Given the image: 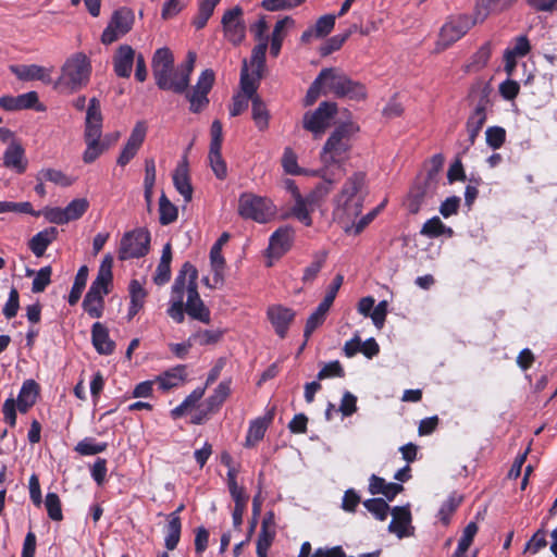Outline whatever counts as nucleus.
<instances>
[{"mask_svg":"<svg viewBox=\"0 0 557 557\" xmlns=\"http://www.w3.org/2000/svg\"><path fill=\"white\" fill-rule=\"evenodd\" d=\"M366 175L356 172L348 177L334 198L333 216L346 233L351 232L349 223L360 215L366 197Z\"/></svg>","mask_w":557,"mask_h":557,"instance_id":"nucleus-1","label":"nucleus"},{"mask_svg":"<svg viewBox=\"0 0 557 557\" xmlns=\"http://www.w3.org/2000/svg\"><path fill=\"white\" fill-rule=\"evenodd\" d=\"M359 132V126L349 121L339 124L329 136L321 151L323 168L330 170L337 165L342 171V164L348 159L352 147V137Z\"/></svg>","mask_w":557,"mask_h":557,"instance_id":"nucleus-2","label":"nucleus"},{"mask_svg":"<svg viewBox=\"0 0 557 557\" xmlns=\"http://www.w3.org/2000/svg\"><path fill=\"white\" fill-rule=\"evenodd\" d=\"M198 271L189 262H185L173 284V293L187 294L185 310L189 317L203 323L210 322V311L201 300L197 289Z\"/></svg>","mask_w":557,"mask_h":557,"instance_id":"nucleus-3","label":"nucleus"},{"mask_svg":"<svg viewBox=\"0 0 557 557\" xmlns=\"http://www.w3.org/2000/svg\"><path fill=\"white\" fill-rule=\"evenodd\" d=\"M319 175L323 178L307 196H302L298 188H294V206L292 214L306 226L312 224L311 213L323 202L332 190L335 178L329 169L322 168Z\"/></svg>","mask_w":557,"mask_h":557,"instance_id":"nucleus-4","label":"nucleus"},{"mask_svg":"<svg viewBox=\"0 0 557 557\" xmlns=\"http://www.w3.org/2000/svg\"><path fill=\"white\" fill-rule=\"evenodd\" d=\"M91 76V63L83 52L69 57L61 66L55 87L67 94H74L86 87Z\"/></svg>","mask_w":557,"mask_h":557,"instance_id":"nucleus-5","label":"nucleus"},{"mask_svg":"<svg viewBox=\"0 0 557 557\" xmlns=\"http://www.w3.org/2000/svg\"><path fill=\"white\" fill-rule=\"evenodd\" d=\"M112 265L113 257L106 255L99 265L97 277L83 300V308L91 318H100L102 314L103 297L110 293L113 280Z\"/></svg>","mask_w":557,"mask_h":557,"instance_id":"nucleus-6","label":"nucleus"},{"mask_svg":"<svg viewBox=\"0 0 557 557\" xmlns=\"http://www.w3.org/2000/svg\"><path fill=\"white\" fill-rule=\"evenodd\" d=\"M320 78H323L324 82L323 94L333 92L337 97H347L357 101L367 97L364 86L350 79L338 69H323L320 72Z\"/></svg>","mask_w":557,"mask_h":557,"instance_id":"nucleus-7","label":"nucleus"},{"mask_svg":"<svg viewBox=\"0 0 557 557\" xmlns=\"http://www.w3.org/2000/svg\"><path fill=\"white\" fill-rule=\"evenodd\" d=\"M238 213L244 219L267 223L275 215V206L267 197L244 193L238 199Z\"/></svg>","mask_w":557,"mask_h":557,"instance_id":"nucleus-8","label":"nucleus"},{"mask_svg":"<svg viewBox=\"0 0 557 557\" xmlns=\"http://www.w3.org/2000/svg\"><path fill=\"white\" fill-rule=\"evenodd\" d=\"M151 66L156 84L160 89L181 94L178 78H172L174 57L169 48H160L154 52Z\"/></svg>","mask_w":557,"mask_h":557,"instance_id":"nucleus-9","label":"nucleus"},{"mask_svg":"<svg viewBox=\"0 0 557 557\" xmlns=\"http://www.w3.org/2000/svg\"><path fill=\"white\" fill-rule=\"evenodd\" d=\"M38 396V384L34 380L23 383L17 399L8 398L2 407L3 418L7 423L14 426L16 423V409L26 413L36 403Z\"/></svg>","mask_w":557,"mask_h":557,"instance_id":"nucleus-10","label":"nucleus"},{"mask_svg":"<svg viewBox=\"0 0 557 557\" xmlns=\"http://www.w3.org/2000/svg\"><path fill=\"white\" fill-rule=\"evenodd\" d=\"M337 113V106L334 102H321L317 110L308 111L302 117V126L311 132L314 138H320L330 126L331 120Z\"/></svg>","mask_w":557,"mask_h":557,"instance_id":"nucleus-11","label":"nucleus"},{"mask_svg":"<svg viewBox=\"0 0 557 557\" xmlns=\"http://www.w3.org/2000/svg\"><path fill=\"white\" fill-rule=\"evenodd\" d=\"M478 21L467 15H459L448 20L440 32L437 40V51L448 48L450 45L459 40Z\"/></svg>","mask_w":557,"mask_h":557,"instance_id":"nucleus-12","label":"nucleus"},{"mask_svg":"<svg viewBox=\"0 0 557 557\" xmlns=\"http://www.w3.org/2000/svg\"><path fill=\"white\" fill-rule=\"evenodd\" d=\"M150 235L143 228L124 234L121 239L119 258L126 260L145 256L149 250Z\"/></svg>","mask_w":557,"mask_h":557,"instance_id":"nucleus-13","label":"nucleus"},{"mask_svg":"<svg viewBox=\"0 0 557 557\" xmlns=\"http://www.w3.org/2000/svg\"><path fill=\"white\" fill-rule=\"evenodd\" d=\"M214 83V72L207 69L201 72L197 84L193 87L191 91H185L186 97L190 102V111L198 113L203 110L208 103V94L211 90Z\"/></svg>","mask_w":557,"mask_h":557,"instance_id":"nucleus-14","label":"nucleus"},{"mask_svg":"<svg viewBox=\"0 0 557 557\" xmlns=\"http://www.w3.org/2000/svg\"><path fill=\"white\" fill-rule=\"evenodd\" d=\"M134 22L133 13L127 9H120L115 11L111 17L110 23L103 30L101 41L104 45H110L129 32Z\"/></svg>","mask_w":557,"mask_h":557,"instance_id":"nucleus-15","label":"nucleus"},{"mask_svg":"<svg viewBox=\"0 0 557 557\" xmlns=\"http://www.w3.org/2000/svg\"><path fill=\"white\" fill-rule=\"evenodd\" d=\"M222 26L225 37L234 45L243 41L246 26L243 21V9L238 5L227 10L222 17Z\"/></svg>","mask_w":557,"mask_h":557,"instance_id":"nucleus-16","label":"nucleus"},{"mask_svg":"<svg viewBox=\"0 0 557 557\" xmlns=\"http://www.w3.org/2000/svg\"><path fill=\"white\" fill-rule=\"evenodd\" d=\"M147 134V124L144 121H138L123 147L116 162L121 166H125L138 152Z\"/></svg>","mask_w":557,"mask_h":557,"instance_id":"nucleus-17","label":"nucleus"},{"mask_svg":"<svg viewBox=\"0 0 557 557\" xmlns=\"http://www.w3.org/2000/svg\"><path fill=\"white\" fill-rule=\"evenodd\" d=\"M295 315L296 313L292 308L283 305H272L267 310V317L281 338L286 336Z\"/></svg>","mask_w":557,"mask_h":557,"instance_id":"nucleus-18","label":"nucleus"},{"mask_svg":"<svg viewBox=\"0 0 557 557\" xmlns=\"http://www.w3.org/2000/svg\"><path fill=\"white\" fill-rule=\"evenodd\" d=\"M11 72L21 81H40L45 84L51 82V69L38 64L11 65Z\"/></svg>","mask_w":557,"mask_h":557,"instance_id":"nucleus-19","label":"nucleus"},{"mask_svg":"<svg viewBox=\"0 0 557 557\" xmlns=\"http://www.w3.org/2000/svg\"><path fill=\"white\" fill-rule=\"evenodd\" d=\"M136 59L135 50L128 45H121L113 57L114 73L119 77L128 78Z\"/></svg>","mask_w":557,"mask_h":557,"instance_id":"nucleus-20","label":"nucleus"},{"mask_svg":"<svg viewBox=\"0 0 557 557\" xmlns=\"http://www.w3.org/2000/svg\"><path fill=\"white\" fill-rule=\"evenodd\" d=\"M3 164L5 168L22 174L26 171L27 159L25 150L21 143H11L3 153Z\"/></svg>","mask_w":557,"mask_h":557,"instance_id":"nucleus-21","label":"nucleus"},{"mask_svg":"<svg viewBox=\"0 0 557 557\" xmlns=\"http://www.w3.org/2000/svg\"><path fill=\"white\" fill-rule=\"evenodd\" d=\"M91 342L100 355H111L114 351L115 343L109 336V330L100 322L94 323L91 327Z\"/></svg>","mask_w":557,"mask_h":557,"instance_id":"nucleus-22","label":"nucleus"},{"mask_svg":"<svg viewBox=\"0 0 557 557\" xmlns=\"http://www.w3.org/2000/svg\"><path fill=\"white\" fill-rule=\"evenodd\" d=\"M210 264L213 272L212 283H210V280L208 277H205L203 282L207 286L211 288H218L223 285L225 268V259L222 256V250H219L218 247L211 248Z\"/></svg>","mask_w":557,"mask_h":557,"instance_id":"nucleus-23","label":"nucleus"},{"mask_svg":"<svg viewBox=\"0 0 557 557\" xmlns=\"http://www.w3.org/2000/svg\"><path fill=\"white\" fill-rule=\"evenodd\" d=\"M84 134L102 135V114L100 102L97 98L89 100Z\"/></svg>","mask_w":557,"mask_h":557,"instance_id":"nucleus-24","label":"nucleus"},{"mask_svg":"<svg viewBox=\"0 0 557 557\" xmlns=\"http://www.w3.org/2000/svg\"><path fill=\"white\" fill-rule=\"evenodd\" d=\"M186 366H176L156 377V382L162 391H169L177 387L186 380Z\"/></svg>","mask_w":557,"mask_h":557,"instance_id":"nucleus-25","label":"nucleus"},{"mask_svg":"<svg viewBox=\"0 0 557 557\" xmlns=\"http://www.w3.org/2000/svg\"><path fill=\"white\" fill-rule=\"evenodd\" d=\"M293 231L289 227H281L275 231L271 238L269 250L272 256L280 257L290 247Z\"/></svg>","mask_w":557,"mask_h":557,"instance_id":"nucleus-26","label":"nucleus"},{"mask_svg":"<svg viewBox=\"0 0 557 557\" xmlns=\"http://www.w3.org/2000/svg\"><path fill=\"white\" fill-rule=\"evenodd\" d=\"M173 184L175 189L183 196L185 202H189L193 199V186L186 163H182L175 169Z\"/></svg>","mask_w":557,"mask_h":557,"instance_id":"nucleus-27","label":"nucleus"},{"mask_svg":"<svg viewBox=\"0 0 557 557\" xmlns=\"http://www.w3.org/2000/svg\"><path fill=\"white\" fill-rule=\"evenodd\" d=\"M393 519L388 525L392 533L397 534L398 537L408 535L407 529L411 521V515L407 507H395L392 510Z\"/></svg>","mask_w":557,"mask_h":557,"instance_id":"nucleus-28","label":"nucleus"},{"mask_svg":"<svg viewBox=\"0 0 557 557\" xmlns=\"http://www.w3.org/2000/svg\"><path fill=\"white\" fill-rule=\"evenodd\" d=\"M294 26H295V21L289 16H286L276 22L273 33H272V36H271V47H270V53L273 57L278 55L281 48H282L283 40L286 36L287 29L293 28Z\"/></svg>","mask_w":557,"mask_h":557,"instance_id":"nucleus-29","label":"nucleus"},{"mask_svg":"<svg viewBox=\"0 0 557 557\" xmlns=\"http://www.w3.org/2000/svg\"><path fill=\"white\" fill-rule=\"evenodd\" d=\"M58 230L48 227L37 233L29 242V248L36 257H41L46 252L48 246L57 239Z\"/></svg>","mask_w":557,"mask_h":557,"instance_id":"nucleus-30","label":"nucleus"},{"mask_svg":"<svg viewBox=\"0 0 557 557\" xmlns=\"http://www.w3.org/2000/svg\"><path fill=\"white\" fill-rule=\"evenodd\" d=\"M369 491L371 494H382L392 500L398 493L403 491V485L398 483L386 482L384 479L372 474L370 478Z\"/></svg>","mask_w":557,"mask_h":557,"instance_id":"nucleus-31","label":"nucleus"},{"mask_svg":"<svg viewBox=\"0 0 557 557\" xmlns=\"http://www.w3.org/2000/svg\"><path fill=\"white\" fill-rule=\"evenodd\" d=\"M101 135L84 134L86 149L83 153L85 163H92L107 149V146L100 141Z\"/></svg>","mask_w":557,"mask_h":557,"instance_id":"nucleus-32","label":"nucleus"},{"mask_svg":"<svg viewBox=\"0 0 557 557\" xmlns=\"http://www.w3.org/2000/svg\"><path fill=\"white\" fill-rule=\"evenodd\" d=\"M171 260H172V250L171 245L166 244L163 247L162 256L160 262L157 267L156 274L153 281L157 285L165 284L171 277Z\"/></svg>","mask_w":557,"mask_h":557,"instance_id":"nucleus-33","label":"nucleus"},{"mask_svg":"<svg viewBox=\"0 0 557 557\" xmlns=\"http://www.w3.org/2000/svg\"><path fill=\"white\" fill-rule=\"evenodd\" d=\"M146 296L147 293L143 285L137 280H133L129 283L131 306L128 309V319H133L144 307Z\"/></svg>","mask_w":557,"mask_h":557,"instance_id":"nucleus-34","label":"nucleus"},{"mask_svg":"<svg viewBox=\"0 0 557 557\" xmlns=\"http://www.w3.org/2000/svg\"><path fill=\"white\" fill-rule=\"evenodd\" d=\"M181 518L177 512H172L168 516L166 536L164 540L165 547L169 550L176 548L181 537Z\"/></svg>","mask_w":557,"mask_h":557,"instance_id":"nucleus-35","label":"nucleus"},{"mask_svg":"<svg viewBox=\"0 0 557 557\" xmlns=\"http://www.w3.org/2000/svg\"><path fill=\"white\" fill-rule=\"evenodd\" d=\"M486 121L485 106L483 103L478 104L474 112L470 115L467 122V131L469 134V140L472 145L479 135L481 128Z\"/></svg>","mask_w":557,"mask_h":557,"instance_id":"nucleus-36","label":"nucleus"},{"mask_svg":"<svg viewBox=\"0 0 557 557\" xmlns=\"http://www.w3.org/2000/svg\"><path fill=\"white\" fill-rule=\"evenodd\" d=\"M252 104V120L257 126V128L261 132L268 129L270 112L267 109L265 103L262 101L260 97H253L251 99Z\"/></svg>","mask_w":557,"mask_h":557,"instance_id":"nucleus-37","label":"nucleus"},{"mask_svg":"<svg viewBox=\"0 0 557 557\" xmlns=\"http://www.w3.org/2000/svg\"><path fill=\"white\" fill-rule=\"evenodd\" d=\"M272 416L269 419H257L250 423L245 445L247 447L255 446L259 441H261L267 431L268 424L271 421Z\"/></svg>","mask_w":557,"mask_h":557,"instance_id":"nucleus-38","label":"nucleus"},{"mask_svg":"<svg viewBox=\"0 0 557 557\" xmlns=\"http://www.w3.org/2000/svg\"><path fill=\"white\" fill-rule=\"evenodd\" d=\"M255 74L252 73V75L249 74V70H248V63L246 60H244L243 62V67H242V72H240V88H242V92L240 94H244V95H247L249 97H251V99L253 97H259L256 91H257V82H258V77L253 76Z\"/></svg>","mask_w":557,"mask_h":557,"instance_id":"nucleus-39","label":"nucleus"},{"mask_svg":"<svg viewBox=\"0 0 557 557\" xmlns=\"http://www.w3.org/2000/svg\"><path fill=\"white\" fill-rule=\"evenodd\" d=\"M159 221L162 225L173 223L178 215L176 206H174L164 194H162L159 199Z\"/></svg>","mask_w":557,"mask_h":557,"instance_id":"nucleus-40","label":"nucleus"},{"mask_svg":"<svg viewBox=\"0 0 557 557\" xmlns=\"http://www.w3.org/2000/svg\"><path fill=\"white\" fill-rule=\"evenodd\" d=\"M37 180H45L62 187L71 186L74 183V180L72 177L67 176L62 171L55 169L41 170L38 173Z\"/></svg>","mask_w":557,"mask_h":557,"instance_id":"nucleus-41","label":"nucleus"},{"mask_svg":"<svg viewBox=\"0 0 557 557\" xmlns=\"http://www.w3.org/2000/svg\"><path fill=\"white\" fill-rule=\"evenodd\" d=\"M491 57V46L488 42L484 44L471 58V61L466 64V72H476L483 69Z\"/></svg>","mask_w":557,"mask_h":557,"instance_id":"nucleus-42","label":"nucleus"},{"mask_svg":"<svg viewBox=\"0 0 557 557\" xmlns=\"http://www.w3.org/2000/svg\"><path fill=\"white\" fill-rule=\"evenodd\" d=\"M267 49H268V40H262L252 49L250 66L252 69V73L258 78L261 77V72L264 66Z\"/></svg>","mask_w":557,"mask_h":557,"instance_id":"nucleus-43","label":"nucleus"},{"mask_svg":"<svg viewBox=\"0 0 557 557\" xmlns=\"http://www.w3.org/2000/svg\"><path fill=\"white\" fill-rule=\"evenodd\" d=\"M87 277H88V268H87V265H82L77 271L74 284H73L71 293L69 295V304L70 305L73 306L79 300L81 295L86 286Z\"/></svg>","mask_w":557,"mask_h":557,"instance_id":"nucleus-44","label":"nucleus"},{"mask_svg":"<svg viewBox=\"0 0 557 557\" xmlns=\"http://www.w3.org/2000/svg\"><path fill=\"white\" fill-rule=\"evenodd\" d=\"M195 63H196V53L193 51H189L187 54L186 61L178 66V81H180L181 94L186 91V89L189 85V78H190V74L194 70Z\"/></svg>","mask_w":557,"mask_h":557,"instance_id":"nucleus-45","label":"nucleus"},{"mask_svg":"<svg viewBox=\"0 0 557 557\" xmlns=\"http://www.w3.org/2000/svg\"><path fill=\"white\" fill-rule=\"evenodd\" d=\"M425 196H426V187L425 186H421V185L414 186L410 190L408 198L406 200V207H407L408 211L412 214L418 213L423 203Z\"/></svg>","mask_w":557,"mask_h":557,"instance_id":"nucleus-46","label":"nucleus"},{"mask_svg":"<svg viewBox=\"0 0 557 557\" xmlns=\"http://www.w3.org/2000/svg\"><path fill=\"white\" fill-rule=\"evenodd\" d=\"M224 335V331L220 329L215 330H200L190 336L193 342L206 346L213 345L221 341Z\"/></svg>","mask_w":557,"mask_h":557,"instance_id":"nucleus-47","label":"nucleus"},{"mask_svg":"<svg viewBox=\"0 0 557 557\" xmlns=\"http://www.w3.org/2000/svg\"><path fill=\"white\" fill-rule=\"evenodd\" d=\"M89 208V201L86 198H76L72 200L65 208L67 223L82 218Z\"/></svg>","mask_w":557,"mask_h":557,"instance_id":"nucleus-48","label":"nucleus"},{"mask_svg":"<svg viewBox=\"0 0 557 557\" xmlns=\"http://www.w3.org/2000/svg\"><path fill=\"white\" fill-rule=\"evenodd\" d=\"M208 158L214 175L219 180H224L227 175V166L222 158L221 149H210Z\"/></svg>","mask_w":557,"mask_h":557,"instance_id":"nucleus-49","label":"nucleus"},{"mask_svg":"<svg viewBox=\"0 0 557 557\" xmlns=\"http://www.w3.org/2000/svg\"><path fill=\"white\" fill-rule=\"evenodd\" d=\"M168 314L177 323H182L184 321V319H185L184 299H183L181 292L180 293L172 292V298H171L170 307L168 309Z\"/></svg>","mask_w":557,"mask_h":557,"instance_id":"nucleus-50","label":"nucleus"},{"mask_svg":"<svg viewBox=\"0 0 557 557\" xmlns=\"http://www.w3.org/2000/svg\"><path fill=\"white\" fill-rule=\"evenodd\" d=\"M363 506L372 513L374 517L381 521L385 520L388 516L389 506L388 504L381 498L368 499L363 503Z\"/></svg>","mask_w":557,"mask_h":557,"instance_id":"nucleus-51","label":"nucleus"},{"mask_svg":"<svg viewBox=\"0 0 557 557\" xmlns=\"http://www.w3.org/2000/svg\"><path fill=\"white\" fill-rule=\"evenodd\" d=\"M4 212H21L32 214L34 216H39L40 211H34L30 202H12V201H1L0 202V213Z\"/></svg>","mask_w":557,"mask_h":557,"instance_id":"nucleus-52","label":"nucleus"},{"mask_svg":"<svg viewBox=\"0 0 557 557\" xmlns=\"http://www.w3.org/2000/svg\"><path fill=\"white\" fill-rule=\"evenodd\" d=\"M231 392L230 382L223 381L221 382L216 388L214 389L213 395L208 398V405L210 410L218 408L223 404V401L227 398Z\"/></svg>","mask_w":557,"mask_h":557,"instance_id":"nucleus-53","label":"nucleus"},{"mask_svg":"<svg viewBox=\"0 0 557 557\" xmlns=\"http://www.w3.org/2000/svg\"><path fill=\"white\" fill-rule=\"evenodd\" d=\"M45 506L48 512V516L50 519L54 521H61L62 516V509H61V502L59 496L55 493H48L45 500Z\"/></svg>","mask_w":557,"mask_h":557,"instance_id":"nucleus-54","label":"nucleus"},{"mask_svg":"<svg viewBox=\"0 0 557 557\" xmlns=\"http://www.w3.org/2000/svg\"><path fill=\"white\" fill-rule=\"evenodd\" d=\"M107 448V443H95L92 438H84L77 445L75 450L84 456L102 453Z\"/></svg>","mask_w":557,"mask_h":557,"instance_id":"nucleus-55","label":"nucleus"},{"mask_svg":"<svg viewBox=\"0 0 557 557\" xmlns=\"http://www.w3.org/2000/svg\"><path fill=\"white\" fill-rule=\"evenodd\" d=\"M445 231L446 226L443 224L441 219L434 216L423 224L420 233L428 237H438L444 234Z\"/></svg>","mask_w":557,"mask_h":557,"instance_id":"nucleus-56","label":"nucleus"},{"mask_svg":"<svg viewBox=\"0 0 557 557\" xmlns=\"http://www.w3.org/2000/svg\"><path fill=\"white\" fill-rule=\"evenodd\" d=\"M275 530H260L256 547L257 555L268 556V550L275 539Z\"/></svg>","mask_w":557,"mask_h":557,"instance_id":"nucleus-57","label":"nucleus"},{"mask_svg":"<svg viewBox=\"0 0 557 557\" xmlns=\"http://www.w3.org/2000/svg\"><path fill=\"white\" fill-rule=\"evenodd\" d=\"M461 499L457 496H449L442 505L438 510V517L444 524H448L450 516L455 512L459 506Z\"/></svg>","mask_w":557,"mask_h":557,"instance_id":"nucleus-58","label":"nucleus"},{"mask_svg":"<svg viewBox=\"0 0 557 557\" xmlns=\"http://www.w3.org/2000/svg\"><path fill=\"white\" fill-rule=\"evenodd\" d=\"M531 50V45L527 36L521 35L515 39L513 46L505 50L508 55L516 58H522L527 55Z\"/></svg>","mask_w":557,"mask_h":557,"instance_id":"nucleus-59","label":"nucleus"},{"mask_svg":"<svg viewBox=\"0 0 557 557\" xmlns=\"http://www.w3.org/2000/svg\"><path fill=\"white\" fill-rule=\"evenodd\" d=\"M334 25H335V15L327 14V15L321 16L317 21L315 25L313 26L315 38H321V37L329 35L333 30Z\"/></svg>","mask_w":557,"mask_h":557,"instance_id":"nucleus-60","label":"nucleus"},{"mask_svg":"<svg viewBox=\"0 0 557 557\" xmlns=\"http://www.w3.org/2000/svg\"><path fill=\"white\" fill-rule=\"evenodd\" d=\"M498 0H478L474 17L483 22L491 11L500 9Z\"/></svg>","mask_w":557,"mask_h":557,"instance_id":"nucleus-61","label":"nucleus"},{"mask_svg":"<svg viewBox=\"0 0 557 557\" xmlns=\"http://www.w3.org/2000/svg\"><path fill=\"white\" fill-rule=\"evenodd\" d=\"M485 135L487 145L493 149L500 148L506 138L505 129L498 126L488 127L485 132Z\"/></svg>","mask_w":557,"mask_h":557,"instance_id":"nucleus-62","label":"nucleus"},{"mask_svg":"<svg viewBox=\"0 0 557 557\" xmlns=\"http://www.w3.org/2000/svg\"><path fill=\"white\" fill-rule=\"evenodd\" d=\"M51 268L45 267L41 268L37 273L33 281L32 290L33 293H41L45 288L50 284L51 280Z\"/></svg>","mask_w":557,"mask_h":557,"instance_id":"nucleus-63","label":"nucleus"},{"mask_svg":"<svg viewBox=\"0 0 557 557\" xmlns=\"http://www.w3.org/2000/svg\"><path fill=\"white\" fill-rule=\"evenodd\" d=\"M325 262V253H321L314 257V260L305 269L302 281L305 283L312 282L318 273L321 271Z\"/></svg>","mask_w":557,"mask_h":557,"instance_id":"nucleus-64","label":"nucleus"}]
</instances>
